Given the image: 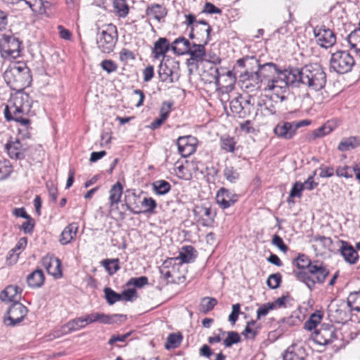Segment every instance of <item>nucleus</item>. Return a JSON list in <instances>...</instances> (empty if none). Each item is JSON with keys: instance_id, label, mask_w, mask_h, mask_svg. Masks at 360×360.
Returning <instances> with one entry per match:
<instances>
[{"instance_id": "nucleus-1", "label": "nucleus", "mask_w": 360, "mask_h": 360, "mask_svg": "<svg viewBox=\"0 0 360 360\" xmlns=\"http://www.w3.org/2000/svg\"><path fill=\"white\" fill-rule=\"evenodd\" d=\"M4 78L13 90L18 92L13 98L12 104L5 107V118L8 122L13 120L20 123L25 130L23 136L30 138L28 129L30 128L31 121L26 116L31 111L32 101L29 94L22 91L32 83L31 71L26 64L17 63L6 69L4 73Z\"/></svg>"}, {"instance_id": "nucleus-2", "label": "nucleus", "mask_w": 360, "mask_h": 360, "mask_svg": "<svg viewBox=\"0 0 360 360\" xmlns=\"http://www.w3.org/2000/svg\"><path fill=\"white\" fill-rule=\"evenodd\" d=\"M295 70L298 86L302 84L315 91L321 90L325 86L326 75L320 65H308Z\"/></svg>"}, {"instance_id": "nucleus-3", "label": "nucleus", "mask_w": 360, "mask_h": 360, "mask_svg": "<svg viewBox=\"0 0 360 360\" xmlns=\"http://www.w3.org/2000/svg\"><path fill=\"white\" fill-rule=\"evenodd\" d=\"M329 274L326 266L318 260L314 261L308 270L293 271L296 279L304 283L310 290L314 289L316 283L323 284Z\"/></svg>"}, {"instance_id": "nucleus-4", "label": "nucleus", "mask_w": 360, "mask_h": 360, "mask_svg": "<svg viewBox=\"0 0 360 360\" xmlns=\"http://www.w3.org/2000/svg\"><path fill=\"white\" fill-rule=\"evenodd\" d=\"M117 41V27L111 23L103 25L101 30L97 33V46L104 53H111L114 50Z\"/></svg>"}, {"instance_id": "nucleus-5", "label": "nucleus", "mask_w": 360, "mask_h": 360, "mask_svg": "<svg viewBox=\"0 0 360 360\" xmlns=\"http://www.w3.org/2000/svg\"><path fill=\"white\" fill-rule=\"evenodd\" d=\"M355 62L353 57L345 51H339L331 55L330 66L338 74H345L351 71Z\"/></svg>"}, {"instance_id": "nucleus-6", "label": "nucleus", "mask_w": 360, "mask_h": 360, "mask_svg": "<svg viewBox=\"0 0 360 360\" xmlns=\"http://www.w3.org/2000/svg\"><path fill=\"white\" fill-rule=\"evenodd\" d=\"M295 71V68H289L283 71L278 70V72H276L277 77L268 82V89H283L288 86H298Z\"/></svg>"}, {"instance_id": "nucleus-7", "label": "nucleus", "mask_w": 360, "mask_h": 360, "mask_svg": "<svg viewBox=\"0 0 360 360\" xmlns=\"http://www.w3.org/2000/svg\"><path fill=\"white\" fill-rule=\"evenodd\" d=\"M311 122L308 120L295 122L282 121L275 126L274 132L278 138L290 140L294 137L299 128L307 126Z\"/></svg>"}, {"instance_id": "nucleus-8", "label": "nucleus", "mask_w": 360, "mask_h": 360, "mask_svg": "<svg viewBox=\"0 0 360 360\" xmlns=\"http://www.w3.org/2000/svg\"><path fill=\"white\" fill-rule=\"evenodd\" d=\"M20 45L17 37L4 34L0 39V53L4 58H16L20 56Z\"/></svg>"}, {"instance_id": "nucleus-9", "label": "nucleus", "mask_w": 360, "mask_h": 360, "mask_svg": "<svg viewBox=\"0 0 360 360\" xmlns=\"http://www.w3.org/2000/svg\"><path fill=\"white\" fill-rule=\"evenodd\" d=\"M179 63L174 59L161 61L158 74L162 82L173 83L179 79Z\"/></svg>"}, {"instance_id": "nucleus-10", "label": "nucleus", "mask_w": 360, "mask_h": 360, "mask_svg": "<svg viewBox=\"0 0 360 360\" xmlns=\"http://www.w3.org/2000/svg\"><path fill=\"white\" fill-rule=\"evenodd\" d=\"M27 312V308L20 302L13 303L7 309L4 323L7 326H15L24 320Z\"/></svg>"}, {"instance_id": "nucleus-11", "label": "nucleus", "mask_w": 360, "mask_h": 360, "mask_svg": "<svg viewBox=\"0 0 360 360\" xmlns=\"http://www.w3.org/2000/svg\"><path fill=\"white\" fill-rule=\"evenodd\" d=\"M313 32L317 44L323 48H330L336 42V36L334 32L324 25L314 27Z\"/></svg>"}, {"instance_id": "nucleus-12", "label": "nucleus", "mask_w": 360, "mask_h": 360, "mask_svg": "<svg viewBox=\"0 0 360 360\" xmlns=\"http://www.w3.org/2000/svg\"><path fill=\"white\" fill-rule=\"evenodd\" d=\"M255 65L258 68L257 70L252 72H249L246 70L245 74L248 75L249 80L252 81L257 85L262 83L263 79L270 77L271 75L278 72L279 70L277 65L273 63H267L262 65L257 63V65Z\"/></svg>"}, {"instance_id": "nucleus-13", "label": "nucleus", "mask_w": 360, "mask_h": 360, "mask_svg": "<svg viewBox=\"0 0 360 360\" xmlns=\"http://www.w3.org/2000/svg\"><path fill=\"white\" fill-rule=\"evenodd\" d=\"M337 339L335 329L333 326L322 324L319 329L313 335L314 341L320 345H327Z\"/></svg>"}, {"instance_id": "nucleus-14", "label": "nucleus", "mask_w": 360, "mask_h": 360, "mask_svg": "<svg viewBox=\"0 0 360 360\" xmlns=\"http://www.w3.org/2000/svg\"><path fill=\"white\" fill-rule=\"evenodd\" d=\"M86 323L90 324L98 322L105 324L115 323L117 321H123L126 319V316L122 314H113L109 316L103 313H91L84 316Z\"/></svg>"}, {"instance_id": "nucleus-15", "label": "nucleus", "mask_w": 360, "mask_h": 360, "mask_svg": "<svg viewBox=\"0 0 360 360\" xmlns=\"http://www.w3.org/2000/svg\"><path fill=\"white\" fill-rule=\"evenodd\" d=\"M197 140L192 136H180L177 139V147L182 157H188L196 150Z\"/></svg>"}, {"instance_id": "nucleus-16", "label": "nucleus", "mask_w": 360, "mask_h": 360, "mask_svg": "<svg viewBox=\"0 0 360 360\" xmlns=\"http://www.w3.org/2000/svg\"><path fill=\"white\" fill-rule=\"evenodd\" d=\"M42 265L49 274L56 278L62 277L61 262L53 255H46L42 259Z\"/></svg>"}, {"instance_id": "nucleus-17", "label": "nucleus", "mask_w": 360, "mask_h": 360, "mask_svg": "<svg viewBox=\"0 0 360 360\" xmlns=\"http://www.w3.org/2000/svg\"><path fill=\"white\" fill-rule=\"evenodd\" d=\"M238 195L225 188H221L217 193L216 201L222 209H227L238 201Z\"/></svg>"}, {"instance_id": "nucleus-18", "label": "nucleus", "mask_w": 360, "mask_h": 360, "mask_svg": "<svg viewBox=\"0 0 360 360\" xmlns=\"http://www.w3.org/2000/svg\"><path fill=\"white\" fill-rule=\"evenodd\" d=\"M210 65L207 70L204 71L203 77L209 83H214L217 86L219 85V77L221 75H231V72L224 68H219L215 63L207 61Z\"/></svg>"}, {"instance_id": "nucleus-19", "label": "nucleus", "mask_w": 360, "mask_h": 360, "mask_svg": "<svg viewBox=\"0 0 360 360\" xmlns=\"http://www.w3.org/2000/svg\"><path fill=\"white\" fill-rule=\"evenodd\" d=\"M22 288L15 285H9L0 293V300L4 302H20Z\"/></svg>"}, {"instance_id": "nucleus-20", "label": "nucleus", "mask_w": 360, "mask_h": 360, "mask_svg": "<svg viewBox=\"0 0 360 360\" xmlns=\"http://www.w3.org/2000/svg\"><path fill=\"white\" fill-rule=\"evenodd\" d=\"M193 30L196 32L197 41L207 44L210 40V32L212 27L205 20H198L194 24Z\"/></svg>"}, {"instance_id": "nucleus-21", "label": "nucleus", "mask_w": 360, "mask_h": 360, "mask_svg": "<svg viewBox=\"0 0 360 360\" xmlns=\"http://www.w3.org/2000/svg\"><path fill=\"white\" fill-rule=\"evenodd\" d=\"M86 325L84 316L72 319L63 325L60 331H57L58 334L56 335L55 337L58 338L60 335H66L73 331H77L84 328Z\"/></svg>"}, {"instance_id": "nucleus-22", "label": "nucleus", "mask_w": 360, "mask_h": 360, "mask_svg": "<svg viewBox=\"0 0 360 360\" xmlns=\"http://www.w3.org/2000/svg\"><path fill=\"white\" fill-rule=\"evenodd\" d=\"M307 356L304 347L298 345H292L288 347L283 354V360H305Z\"/></svg>"}, {"instance_id": "nucleus-23", "label": "nucleus", "mask_w": 360, "mask_h": 360, "mask_svg": "<svg viewBox=\"0 0 360 360\" xmlns=\"http://www.w3.org/2000/svg\"><path fill=\"white\" fill-rule=\"evenodd\" d=\"M340 242L341 243L340 251L345 260L350 264H356L359 255L354 247L347 241L340 240Z\"/></svg>"}, {"instance_id": "nucleus-24", "label": "nucleus", "mask_w": 360, "mask_h": 360, "mask_svg": "<svg viewBox=\"0 0 360 360\" xmlns=\"http://www.w3.org/2000/svg\"><path fill=\"white\" fill-rule=\"evenodd\" d=\"M79 225L76 222H73L67 226L60 234V243L62 245L70 243L75 238L78 231Z\"/></svg>"}, {"instance_id": "nucleus-25", "label": "nucleus", "mask_w": 360, "mask_h": 360, "mask_svg": "<svg viewBox=\"0 0 360 360\" xmlns=\"http://www.w3.org/2000/svg\"><path fill=\"white\" fill-rule=\"evenodd\" d=\"M243 97L240 95L233 98L230 102L231 112L239 117H245L250 112V109L245 110V106L243 104Z\"/></svg>"}, {"instance_id": "nucleus-26", "label": "nucleus", "mask_w": 360, "mask_h": 360, "mask_svg": "<svg viewBox=\"0 0 360 360\" xmlns=\"http://www.w3.org/2000/svg\"><path fill=\"white\" fill-rule=\"evenodd\" d=\"M5 147L11 158L15 160L25 158V150L22 149V144L18 140L7 143Z\"/></svg>"}, {"instance_id": "nucleus-27", "label": "nucleus", "mask_w": 360, "mask_h": 360, "mask_svg": "<svg viewBox=\"0 0 360 360\" xmlns=\"http://www.w3.org/2000/svg\"><path fill=\"white\" fill-rule=\"evenodd\" d=\"M196 251L191 245H186L181 248L179 256L175 258L176 260H180L181 263H191L196 257Z\"/></svg>"}, {"instance_id": "nucleus-28", "label": "nucleus", "mask_w": 360, "mask_h": 360, "mask_svg": "<svg viewBox=\"0 0 360 360\" xmlns=\"http://www.w3.org/2000/svg\"><path fill=\"white\" fill-rule=\"evenodd\" d=\"M169 49V42L165 37H160L154 44L153 54L154 58L158 59L160 56H165Z\"/></svg>"}, {"instance_id": "nucleus-29", "label": "nucleus", "mask_w": 360, "mask_h": 360, "mask_svg": "<svg viewBox=\"0 0 360 360\" xmlns=\"http://www.w3.org/2000/svg\"><path fill=\"white\" fill-rule=\"evenodd\" d=\"M205 45L206 44H204L203 43H193L191 46L190 50L187 52V53L191 56V60H195L197 62L202 61L205 56Z\"/></svg>"}, {"instance_id": "nucleus-30", "label": "nucleus", "mask_w": 360, "mask_h": 360, "mask_svg": "<svg viewBox=\"0 0 360 360\" xmlns=\"http://www.w3.org/2000/svg\"><path fill=\"white\" fill-rule=\"evenodd\" d=\"M167 13L165 7L160 4H155L148 6L146 9V15L150 18H153L158 21H160Z\"/></svg>"}, {"instance_id": "nucleus-31", "label": "nucleus", "mask_w": 360, "mask_h": 360, "mask_svg": "<svg viewBox=\"0 0 360 360\" xmlns=\"http://www.w3.org/2000/svg\"><path fill=\"white\" fill-rule=\"evenodd\" d=\"M191 44L190 41L184 37L176 39L172 46V49L175 53L183 55L187 53L190 50Z\"/></svg>"}, {"instance_id": "nucleus-32", "label": "nucleus", "mask_w": 360, "mask_h": 360, "mask_svg": "<svg viewBox=\"0 0 360 360\" xmlns=\"http://www.w3.org/2000/svg\"><path fill=\"white\" fill-rule=\"evenodd\" d=\"M139 196L135 193H131L125 197V205L127 209L134 214L142 213L139 206Z\"/></svg>"}, {"instance_id": "nucleus-33", "label": "nucleus", "mask_w": 360, "mask_h": 360, "mask_svg": "<svg viewBox=\"0 0 360 360\" xmlns=\"http://www.w3.org/2000/svg\"><path fill=\"white\" fill-rule=\"evenodd\" d=\"M44 274L41 269H36L27 277V282L31 288H39L44 283Z\"/></svg>"}, {"instance_id": "nucleus-34", "label": "nucleus", "mask_w": 360, "mask_h": 360, "mask_svg": "<svg viewBox=\"0 0 360 360\" xmlns=\"http://www.w3.org/2000/svg\"><path fill=\"white\" fill-rule=\"evenodd\" d=\"M347 40L351 49H355L360 54V21L358 27L347 36Z\"/></svg>"}, {"instance_id": "nucleus-35", "label": "nucleus", "mask_w": 360, "mask_h": 360, "mask_svg": "<svg viewBox=\"0 0 360 360\" xmlns=\"http://www.w3.org/2000/svg\"><path fill=\"white\" fill-rule=\"evenodd\" d=\"M122 190V186L120 182H117L111 187L109 197L111 206L117 204L120 201Z\"/></svg>"}, {"instance_id": "nucleus-36", "label": "nucleus", "mask_w": 360, "mask_h": 360, "mask_svg": "<svg viewBox=\"0 0 360 360\" xmlns=\"http://www.w3.org/2000/svg\"><path fill=\"white\" fill-rule=\"evenodd\" d=\"M217 303L218 301L216 298L205 297L201 299L199 310L201 313L205 314L212 310Z\"/></svg>"}, {"instance_id": "nucleus-37", "label": "nucleus", "mask_w": 360, "mask_h": 360, "mask_svg": "<svg viewBox=\"0 0 360 360\" xmlns=\"http://www.w3.org/2000/svg\"><path fill=\"white\" fill-rule=\"evenodd\" d=\"M153 191L158 195H165L171 190L170 184L165 180H157L152 184Z\"/></svg>"}, {"instance_id": "nucleus-38", "label": "nucleus", "mask_w": 360, "mask_h": 360, "mask_svg": "<svg viewBox=\"0 0 360 360\" xmlns=\"http://www.w3.org/2000/svg\"><path fill=\"white\" fill-rule=\"evenodd\" d=\"M333 129L334 127L333 124L328 122L318 129L314 130L310 135L311 139L314 140L318 138L323 137L327 134H329Z\"/></svg>"}, {"instance_id": "nucleus-39", "label": "nucleus", "mask_w": 360, "mask_h": 360, "mask_svg": "<svg viewBox=\"0 0 360 360\" xmlns=\"http://www.w3.org/2000/svg\"><path fill=\"white\" fill-rule=\"evenodd\" d=\"M350 310L360 311V290L350 292L347 300Z\"/></svg>"}, {"instance_id": "nucleus-40", "label": "nucleus", "mask_w": 360, "mask_h": 360, "mask_svg": "<svg viewBox=\"0 0 360 360\" xmlns=\"http://www.w3.org/2000/svg\"><path fill=\"white\" fill-rule=\"evenodd\" d=\"M359 145L360 141L358 138L355 136H351L342 140L339 143L338 148L340 151H345L349 150L350 148H354Z\"/></svg>"}, {"instance_id": "nucleus-41", "label": "nucleus", "mask_w": 360, "mask_h": 360, "mask_svg": "<svg viewBox=\"0 0 360 360\" xmlns=\"http://www.w3.org/2000/svg\"><path fill=\"white\" fill-rule=\"evenodd\" d=\"M101 264L110 275L115 274L120 269L119 259H105L101 262Z\"/></svg>"}, {"instance_id": "nucleus-42", "label": "nucleus", "mask_w": 360, "mask_h": 360, "mask_svg": "<svg viewBox=\"0 0 360 360\" xmlns=\"http://www.w3.org/2000/svg\"><path fill=\"white\" fill-rule=\"evenodd\" d=\"M113 7L116 14L120 18H124L129 13V6L125 0H114Z\"/></svg>"}, {"instance_id": "nucleus-43", "label": "nucleus", "mask_w": 360, "mask_h": 360, "mask_svg": "<svg viewBox=\"0 0 360 360\" xmlns=\"http://www.w3.org/2000/svg\"><path fill=\"white\" fill-rule=\"evenodd\" d=\"M347 307V304L342 303L333 312L332 316L337 322H342L347 319L349 317Z\"/></svg>"}, {"instance_id": "nucleus-44", "label": "nucleus", "mask_w": 360, "mask_h": 360, "mask_svg": "<svg viewBox=\"0 0 360 360\" xmlns=\"http://www.w3.org/2000/svg\"><path fill=\"white\" fill-rule=\"evenodd\" d=\"M322 318L323 316L319 311L311 314L304 323V328L309 331L315 329L317 325L321 323Z\"/></svg>"}, {"instance_id": "nucleus-45", "label": "nucleus", "mask_w": 360, "mask_h": 360, "mask_svg": "<svg viewBox=\"0 0 360 360\" xmlns=\"http://www.w3.org/2000/svg\"><path fill=\"white\" fill-rule=\"evenodd\" d=\"M255 321H251L248 322L245 328V330L242 333V335L246 339L254 340L257 335L258 334L259 327L255 326Z\"/></svg>"}, {"instance_id": "nucleus-46", "label": "nucleus", "mask_w": 360, "mask_h": 360, "mask_svg": "<svg viewBox=\"0 0 360 360\" xmlns=\"http://www.w3.org/2000/svg\"><path fill=\"white\" fill-rule=\"evenodd\" d=\"M182 340V335L180 333H171L167 338L165 347L167 349H175L178 347Z\"/></svg>"}, {"instance_id": "nucleus-47", "label": "nucleus", "mask_w": 360, "mask_h": 360, "mask_svg": "<svg viewBox=\"0 0 360 360\" xmlns=\"http://www.w3.org/2000/svg\"><path fill=\"white\" fill-rule=\"evenodd\" d=\"M257 105L260 108V110L263 112V110H266L267 113L264 115H275L276 112V109L273 104V102L269 99H260L257 102Z\"/></svg>"}, {"instance_id": "nucleus-48", "label": "nucleus", "mask_w": 360, "mask_h": 360, "mask_svg": "<svg viewBox=\"0 0 360 360\" xmlns=\"http://www.w3.org/2000/svg\"><path fill=\"white\" fill-rule=\"evenodd\" d=\"M293 263H295L297 267L301 270H308L309 266H311L313 262L304 254H300L296 259H294Z\"/></svg>"}, {"instance_id": "nucleus-49", "label": "nucleus", "mask_w": 360, "mask_h": 360, "mask_svg": "<svg viewBox=\"0 0 360 360\" xmlns=\"http://www.w3.org/2000/svg\"><path fill=\"white\" fill-rule=\"evenodd\" d=\"M141 204L145 208L144 210H142V213L152 214L157 207L156 201L150 197H144Z\"/></svg>"}, {"instance_id": "nucleus-50", "label": "nucleus", "mask_w": 360, "mask_h": 360, "mask_svg": "<svg viewBox=\"0 0 360 360\" xmlns=\"http://www.w3.org/2000/svg\"><path fill=\"white\" fill-rule=\"evenodd\" d=\"M105 297L108 303L110 305L115 304L116 302L121 300V294L117 293L110 288L104 289Z\"/></svg>"}, {"instance_id": "nucleus-51", "label": "nucleus", "mask_w": 360, "mask_h": 360, "mask_svg": "<svg viewBox=\"0 0 360 360\" xmlns=\"http://www.w3.org/2000/svg\"><path fill=\"white\" fill-rule=\"evenodd\" d=\"M148 283V279L146 276H140L138 278H131L126 283L128 288L131 286L136 288H142Z\"/></svg>"}, {"instance_id": "nucleus-52", "label": "nucleus", "mask_w": 360, "mask_h": 360, "mask_svg": "<svg viewBox=\"0 0 360 360\" xmlns=\"http://www.w3.org/2000/svg\"><path fill=\"white\" fill-rule=\"evenodd\" d=\"M240 342V337L236 331H229L227 333V337L224 340V345L226 347H230L234 344Z\"/></svg>"}, {"instance_id": "nucleus-53", "label": "nucleus", "mask_w": 360, "mask_h": 360, "mask_svg": "<svg viewBox=\"0 0 360 360\" xmlns=\"http://www.w3.org/2000/svg\"><path fill=\"white\" fill-rule=\"evenodd\" d=\"M335 174L338 176L345 177L346 179L352 178L354 174V169L347 165L339 166L335 169Z\"/></svg>"}, {"instance_id": "nucleus-54", "label": "nucleus", "mask_w": 360, "mask_h": 360, "mask_svg": "<svg viewBox=\"0 0 360 360\" xmlns=\"http://www.w3.org/2000/svg\"><path fill=\"white\" fill-rule=\"evenodd\" d=\"M224 176L230 183H235L239 179V173L232 167H226L224 169Z\"/></svg>"}, {"instance_id": "nucleus-55", "label": "nucleus", "mask_w": 360, "mask_h": 360, "mask_svg": "<svg viewBox=\"0 0 360 360\" xmlns=\"http://www.w3.org/2000/svg\"><path fill=\"white\" fill-rule=\"evenodd\" d=\"M282 276L280 273L271 274L267 281V285L271 289H276L279 287L281 283Z\"/></svg>"}, {"instance_id": "nucleus-56", "label": "nucleus", "mask_w": 360, "mask_h": 360, "mask_svg": "<svg viewBox=\"0 0 360 360\" xmlns=\"http://www.w3.org/2000/svg\"><path fill=\"white\" fill-rule=\"evenodd\" d=\"M275 309V304L270 302L262 304L257 311V319L259 320L268 314V313Z\"/></svg>"}, {"instance_id": "nucleus-57", "label": "nucleus", "mask_w": 360, "mask_h": 360, "mask_svg": "<svg viewBox=\"0 0 360 360\" xmlns=\"http://www.w3.org/2000/svg\"><path fill=\"white\" fill-rule=\"evenodd\" d=\"M235 144L236 143L233 138L226 137L221 139V147L226 152H233Z\"/></svg>"}, {"instance_id": "nucleus-58", "label": "nucleus", "mask_w": 360, "mask_h": 360, "mask_svg": "<svg viewBox=\"0 0 360 360\" xmlns=\"http://www.w3.org/2000/svg\"><path fill=\"white\" fill-rule=\"evenodd\" d=\"M101 67L108 74L115 72L117 70V65L112 60L105 59L101 63Z\"/></svg>"}, {"instance_id": "nucleus-59", "label": "nucleus", "mask_w": 360, "mask_h": 360, "mask_svg": "<svg viewBox=\"0 0 360 360\" xmlns=\"http://www.w3.org/2000/svg\"><path fill=\"white\" fill-rule=\"evenodd\" d=\"M26 4L29 5L30 8L32 11L38 13L39 14L44 13V1L43 0H34L33 4L29 1H25Z\"/></svg>"}, {"instance_id": "nucleus-60", "label": "nucleus", "mask_w": 360, "mask_h": 360, "mask_svg": "<svg viewBox=\"0 0 360 360\" xmlns=\"http://www.w3.org/2000/svg\"><path fill=\"white\" fill-rule=\"evenodd\" d=\"M304 186L300 181H296L293 185L290 192V198H301Z\"/></svg>"}, {"instance_id": "nucleus-61", "label": "nucleus", "mask_w": 360, "mask_h": 360, "mask_svg": "<svg viewBox=\"0 0 360 360\" xmlns=\"http://www.w3.org/2000/svg\"><path fill=\"white\" fill-rule=\"evenodd\" d=\"M200 212H201L202 216L207 217L202 223L203 226H207L214 221V214L212 213L211 208L202 207L200 208Z\"/></svg>"}, {"instance_id": "nucleus-62", "label": "nucleus", "mask_w": 360, "mask_h": 360, "mask_svg": "<svg viewBox=\"0 0 360 360\" xmlns=\"http://www.w3.org/2000/svg\"><path fill=\"white\" fill-rule=\"evenodd\" d=\"M314 240L316 243H319L324 249L328 250L330 249L333 243V240L330 238L323 236H315Z\"/></svg>"}, {"instance_id": "nucleus-63", "label": "nucleus", "mask_w": 360, "mask_h": 360, "mask_svg": "<svg viewBox=\"0 0 360 360\" xmlns=\"http://www.w3.org/2000/svg\"><path fill=\"white\" fill-rule=\"evenodd\" d=\"M137 297L136 290L134 288H128L121 294V300L132 301Z\"/></svg>"}, {"instance_id": "nucleus-64", "label": "nucleus", "mask_w": 360, "mask_h": 360, "mask_svg": "<svg viewBox=\"0 0 360 360\" xmlns=\"http://www.w3.org/2000/svg\"><path fill=\"white\" fill-rule=\"evenodd\" d=\"M172 106L173 102L164 101L160 110V115L167 120L170 113Z\"/></svg>"}]
</instances>
